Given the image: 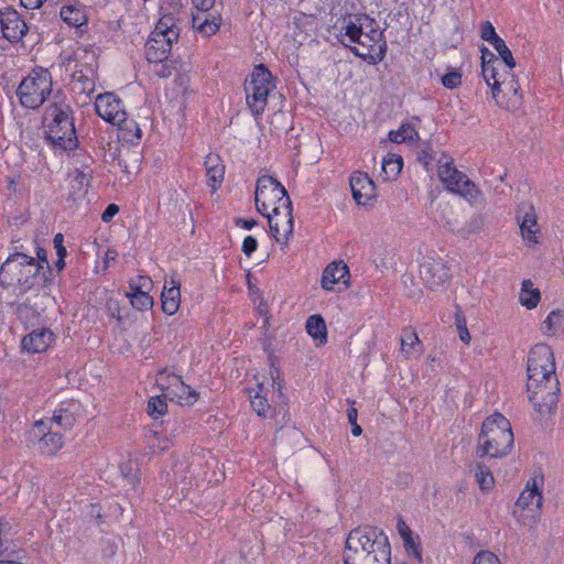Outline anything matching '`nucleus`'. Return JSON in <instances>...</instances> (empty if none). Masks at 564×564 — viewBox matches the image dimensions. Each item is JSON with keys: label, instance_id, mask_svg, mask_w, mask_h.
<instances>
[{"label": "nucleus", "instance_id": "1", "mask_svg": "<svg viewBox=\"0 0 564 564\" xmlns=\"http://www.w3.org/2000/svg\"><path fill=\"white\" fill-rule=\"evenodd\" d=\"M345 564H391V545L383 530L360 525L351 530L345 542Z\"/></svg>", "mask_w": 564, "mask_h": 564}, {"label": "nucleus", "instance_id": "2", "mask_svg": "<svg viewBox=\"0 0 564 564\" xmlns=\"http://www.w3.org/2000/svg\"><path fill=\"white\" fill-rule=\"evenodd\" d=\"M338 39L364 59L373 58L375 54L380 57L383 56L382 32L376 22L367 15L345 19Z\"/></svg>", "mask_w": 564, "mask_h": 564}, {"label": "nucleus", "instance_id": "3", "mask_svg": "<svg viewBox=\"0 0 564 564\" xmlns=\"http://www.w3.org/2000/svg\"><path fill=\"white\" fill-rule=\"evenodd\" d=\"M513 433L507 417L494 413L482 422L478 435L476 455L478 457L500 458L507 456L513 447Z\"/></svg>", "mask_w": 564, "mask_h": 564}, {"label": "nucleus", "instance_id": "4", "mask_svg": "<svg viewBox=\"0 0 564 564\" xmlns=\"http://www.w3.org/2000/svg\"><path fill=\"white\" fill-rule=\"evenodd\" d=\"M42 264L33 257L15 252L2 263L0 283L7 288H14L19 293H25L42 283Z\"/></svg>", "mask_w": 564, "mask_h": 564}, {"label": "nucleus", "instance_id": "5", "mask_svg": "<svg viewBox=\"0 0 564 564\" xmlns=\"http://www.w3.org/2000/svg\"><path fill=\"white\" fill-rule=\"evenodd\" d=\"M437 175L447 191L459 194L473 205L484 204L482 192L445 155L437 161Z\"/></svg>", "mask_w": 564, "mask_h": 564}, {"label": "nucleus", "instance_id": "6", "mask_svg": "<svg viewBox=\"0 0 564 564\" xmlns=\"http://www.w3.org/2000/svg\"><path fill=\"white\" fill-rule=\"evenodd\" d=\"M542 485V476L530 478L516 502L513 516L522 525L533 527L541 518Z\"/></svg>", "mask_w": 564, "mask_h": 564}, {"label": "nucleus", "instance_id": "7", "mask_svg": "<svg viewBox=\"0 0 564 564\" xmlns=\"http://www.w3.org/2000/svg\"><path fill=\"white\" fill-rule=\"evenodd\" d=\"M52 93V76L47 69H33L19 85L17 95L23 107L36 109Z\"/></svg>", "mask_w": 564, "mask_h": 564}, {"label": "nucleus", "instance_id": "8", "mask_svg": "<svg viewBox=\"0 0 564 564\" xmlns=\"http://www.w3.org/2000/svg\"><path fill=\"white\" fill-rule=\"evenodd\" d=\"M527 372L531 387H536V382L558 381L555 375L554 354L549 345L538 344L530 350Z\"/></svg>", "mask_w": 564, "mask_h": 564}, {"label": "nucleus", "instance_id": "9", "mask_svg": "<svg viewBox=\"0 0 564 564\" xmlns=\"http://www.w3.org/2000/svg\"><path fill=\"white\" fill-rule=\"evenodd\" d=\"M273 88L271 73L263 65H258L245 85L247 104L253 113L260 115L264 111L268 96Z\"/></svg>", "mask_w": 564, "mask_h": 564}, {"label": "nucleus", "instance_id": "10", "mask_svg": "<svg viewBox=\"0 0 564 564\" xmlns=\"http://www.w3.org/2000/svg\"><path fill=\"white\" fill-rule=\"evenodd\" d=\"M492 97L496 104L506 110H517L522 105V95L520 93V86L518 80L512 74L506 73L505 77L498 73L495 77H491L490 84Z\"/></svg>", "mask_w": 564, "mask_h": 564}, {"label": "nucleus", "instance_id": "11", "mask_svg": "<svg viewBox=\"0 0 564 564\" xmlns=\"http://www.w3.org/2000/svg\"><path fill=\"white\" fill-rule=\"evenodd\" d=\"M254 199L257 209L261 214L271 213L274 206L280 207L283 199L291 202L284 186L268 175L259 177Z\"/></svg>", "mask_w": 564, "mask_h": 564}, {"label": "nucleus", "instance_id": "12", "mask_svg": "<svg viewBox=\"0 0 564 564\" xmlns=\"http://www.w3.org/2000/svg\"><path fill=\"white\" fill-rule=\"evenodd\" d=\"M156 384L164 398L180 404H193L198 398V393L194 389L186 386L180 376L171 373L167 369L158 372Z\"/></svg>", "mask_w": 564, "mask_h": 564}, {"label": "nucleus", "instance_id": "13", "mask_svg": "<svg viewBox=\"0 0 564 564\" xmlns=\"http://www.w3.org/2000/svg\"><path fill=\"white\" fill-rule=\"evenodd\" d=\"M268 218L270 231L275 241L281 245H288L293 234L292 203L283 199L280 207H275L271 213L262 214Z\"/></svg>", "mask_w": 564, "mask_h": 564}, {"label": "nucleus", "instance_id": "14", "mask_svg": "<svg viewBox=\"0 0 564 564\" xmlns=\"http://www.w3.org/2000/svg\"><path fill=\"white\" fill-rule=\"evenodd\" d=\"M527 388L533 408L542 417L555 411L560 390L558 381L536 382V387L527 383Z\"/></svg>", "mask_w": 564, "mask_h": 564}, {"label": "nucleus", "instance_id": "15", "mask_svg": "<svg viewBox=\"0 0 564 564\" xmlns=\"http://www.w3.org/2000/svg\"><path fill=\"white\" fill-rule=\"evenodd\" d=\"M516 219L524 243L528 247L538 245L540 242L541 228L538 224V214L534 206L529 203L520 204Z\"/></svg>", "mask_w": 564, "mask_h": 564}, {"label": "nucleus", "instance_id": "16", "mask_svg": "<svg viewBox=\"0 0 564 564\" xmlns=\"http://www.w3.org/2000/svg\"><path fill=\"white\" fill-rule=\"evenodd\" d=\"M420 279L427 289L437 291L449 280L448 268L442 259L424 261L420 265Z\"/></svg>", "mask_w": 564, "mask_h": 564}, {"label": "nucleus", "instance_id": "17", "mask_svg": "<svg viewBox=\"0 0 564 564\" xmlns=\"http://www.w3.org/2000/svg\"><path fill=\"white\" fill-rule=\"evenodd\" d=\"M31 433L34 438H39V451L44 455H54L64 444L61 432L47 426L44 420L37 421Z\"/></svg>", "mask_w": 564, "mask_h": 564}, {"label": "nucleus", "instance_id": "18", "mask_svg": "<svg viewBox=\"0 0 564 564\" xmlns=\"http://www.w3.org/2000/svg\"><path fill=\"white\" fill-rule=\"evenodd\" d=\"M95 109L99 117L115 124L124 119V107L122 101L112 93H105L97 96Z\"/></svg>", "mask_w": 564, "mask_h": 564}, {"label": "nucleus", "instance_id": "19", "mask_svg": "<svg viewBox=\"0 0 564 564\" xmlns=\"http://www.w3.org/2000/svg\"><path fill=\"white\" fill-rule=\"evenodd\" d=\"M46 127V135L52 144L63 150H72L75 148L77 139L72 118H65L61 124L47 123Z\"/></svg>", "mask_w": 564, "mask_h": 564}, {"label": "nucleus", "instance_id": "20", "mask_svg": "<svg viewBox=\"0 0 564 564\" xmlns=\"http://www.w3.org/2000/svg\"><path fill=\"white\" fill-rule=\"evenodd\" d=\"M0 25L3 37L10 42L20 41L28 32L26 23L21 19L18 11L12 8L0 10Z\"/></svg>", "mask_w": 564, "mask_h": 564}, {"label": "nucleus", "instance_id": "21", "mask_svg": "<svg viewBox=\"0 0 564 564\" xmlns=\"http://www.w3.org/2000/svg\"><path fill=\"white\" fill-rule=\"evenodd\" d=\"M176 41H172L164 35H159L158 33L152 32L145 44L147 59L153 64L163 63L167 59L172 45Z\"/></svg>", "mask_w": 564, "mask_h": 564}, {"label": "nucleus", "instance_id": "22", "mask_svg": "<svg viewBox=\"0 0 564 564\" xmlns=\"http://www.w3.org/2000/svg\"><path fill=\"white\" fill-rule=\"evenodd\" d=\"M350 187L354 199L359 205H366L376 196L373 181L362 172H355L350 177Z\"/></svg>", "mask_w": 564, "mask_h": 564}, {"label": "nucleus", "instance_id": "23", "mask_svg": "<svg viewBox=\"0 0 564 564\" xmlns=\"http://www.w3.org/2000/svg\"><path fill=\"white\" fill-rule=\"evenodd\" d=\"M54 339L55 336L52 330L39 328L23 337L22 347L29 352H43L54 343Z\"/></svg>", "mask_w": 564, "mask_h": 564}, {"label": "nucleus", "instance_id": "24", "mask_svg": "<svg viewBox=\"0 0 564 564\" xmlns=\"http://www.w3.org/2000/svg\"><path fill=\"white\" fill-rule=\"evenodd\" d=\"M162 310L169 315H173L178 311L181 303V285L174 279L165 281L161 293Z\"/></svg>", "mask_w": 564, "mask_h": 564}, {"label": "nucleus", "instance_id": "25", "mask_svg": "<svg viewBox=\"0 0 564 564\" xmlns=\"http://www.w3.org/2000/svg\"><path fill=\"white\" fill-rule=\"evenodd\" d=\"M349 270L344 262H332L328 264L322 275V286L325 290H333L334 285L343 282L347 283Z\"/></svg>", "mask_w": 564, "mask_h": 564}, {"label": "nucleus", "instance_id": "26", "mask_svg": "<svg viewBox=\"0 0 564 564\" xmlns=\"http://www.w3.org/2000/svg\"><path fill=\"white\" fill-rule=\"evenodd\" d=\"M206 176L208 185L216 191L223 183L225 166L219 155L209 153L205 159Z\"/></svg>", "mask_w": 564, "mask_h": 564}, {"label": "nucleus", "instance_id": "27", "mask_svg": "<svg viewBox=\"0 0 564 564\" xmlns=\"http://www.w3.org/2000/svg\"><path fill=\"white\" fill-rule=\"evenodd\" d=\"M221 18L219 15L207 14L202 12L194 14L192 19L193 28L204 37L216 34L220 26Z\"/></svg>", "mask_w": 564, "mask_h": 564}, {"label": "nucleus", "instance_id": "28", "mask_svg": "<svg viewBox=\"0 0 564 564\" xmlns=\"http://www.w3.org/2000/svg\"><path fill=\"white\" fill-rule=\"evenodd\" d=\"M115 126H118V137L121 141L131 144H135L140 141L142 131L133 119H129L127 117V113H124V119H122V121H117Z\"/></svg>", "mask_w": 564, "mask_h": 564}, {"label": "nucleus", "instance_id": "29", "mask_svg": "<svg viewBox=\"0 0 564 564\" xmlns=\"http://www.w3.org/2000/svg\"><path fill=\"white\" fill-rule=\"evenodd\" d=\"M541 332L546 336H557L564 332V311L554 310L541 324Z\"/></svg>", "mask_w": 564, "mask_h": 564}, {"label": "nucleus", "instance_id": "30", "mask_svg": "<svg viewBox=\"0 0 564 564\" xmlns=\"http://www.w3.org/2000/svg\"><path fill=\"white\" fill-rule=\"evenodd\" d=\"M541 300L539 289L533 288L531 280H524L521 284L519 301L528 310L535 308Z\"/></svg>", "mask_w": 564, "mask_h": 564}, {"label": "nucleus", "instance_id": "31", "mask_svg": "<svg viewBox=\"0 0 564 564\" xmlns=\"http://www.w3.org/2000/svg\"><path fill=\"white\" fill-rule=\"evenodd\" d=\"M501 63L488 48L481 50V74L486 84H490L491 77L499 72Z\"/></svg>", "mask_w": 564, "mask_h": 564}, {"label": "nucleus", "instance_id": "32", "mask_svg": "<svg viewBox=\"0 0 564 564\" xmlns=\"http://www.w3.org/2000/svg\"><path fill=\"white\" fill-rule=\"evenodd\" d=\"M62 20L69 26L79 28L87 22L85 11L78 6H66L61 9Z\"/></svg>", "mask_w": 564, "mask_h": 564}, {"label": "nucleus", "instance_id": "33", "mask_svg": "<svg viewBox=\"0 0 564 564\" xmlns=\"http://www.w3.org/2000/svg\"><path fill=\"white\" fill-rule=\"evenodd\" d=\"M153 33L164 35L172 41L178 40L180 30L176 26V20L173 15H163L155 25Z\"/></svg>", "mask_w": 564, "mask_h": 564}, {"label": "nucleus", "instance_id": "34", "mask_svg": "<svg viewBox=\"0 0 564 564\" xmlns=\"http://www.w3.org/2000/svg\"><path fill=\"white\" fill-rule=\"evenodd\" d=\"M268 389L263 382L258 383V390L252 394L250 392V403L252 409L259 416H267L270 412V405L268 404L267 394Z\"/></svg>", "mask_w": 564, "mask_h": 564}, {"label": "nucleus", "instance_id": "35", "mask_svg": "<svg viewBox=\"0 0 564 564\" xmlns=\"http://www.w3.org/2000/svg\"><path fill=\"white\" fill-rule=\"evenodd\" d=\"M65 118H72L70 108L68 105L53 104L45 110V121H47V123L61 124Z\"/></svg>", "mask_w": 564, "mask_h": 564}, {"label": "nucleus", "instance_id": "36", "mask_svg": "<svg viewBox=\"0 0 564 564\" xmlns=\"http://www.w3.org/2000/svg\"><path fill=\"white\" fill-rule=\"evenodd\" d=\"M47 423V426H52L54 429V425L57 427L68 430L70 429L75 423V417L73 413L66 409H59L54 412L53 416L45 421Z\"/></svg>", "mask_w": 564, "mask_h": 564}, {"label": "nucleus", "instance_id": "37", "mask_svg": "<svg viewBox=\"0 0 564 564\" xmlns=\"http://www.w3.org/2000/svg\"><path fill=\"white\" fill-rule=\"evenodd\" d=\"M402 170V158L390 154L382 161V172L384 180L395 178Z\"/></svg>", "mask_w": 564, "mask_h": 564}, {"label": "nucleus", "instance_id": "38", "mask_svg": "<svg viewBox=\"0 0 564 564\" xmlns=\"http://www.w3.org/2000/svg\"><path fill=\"white\" fill-rule=\"evenodd\" d=\"M419 134L414 127L409 123H403L398 130L390 131L389 139L394 143H402L406 141H415Z\"/></svg>", "mask_w": 564, "mask_h": 564}, {"label": "nucleus", "instance_id": "39", "mask_svg": "<svg viewBox=\"0 0 564 564\" xmlns=\"http://www.w3.org/2000/svg\"><path fill=\"white\" fill-rule=\"evenodd\" d=\"M74 89L80 94L90 95L95 90V79L93 76L84 74L82 70L74 74Z\"/></svg>", "mask_w": 564, "mask_h": 564}, {"label": "nucleus", "instance_id": "40", "mask_svg": "<svg viewBox=\"0 0 564 564\" xmlns=\"http://www.w3.org/2000/svg\"><path fill=\"white\" fill-rule=\"evenodd\" d=\"M306 330L315 339H326V325L319 315H313L307 319Z\"/></svg>", "mask_w": 564, "mask_h": 564}, {"label": "nucleus", "instance_id": "41", "mask_svg": "<svg viewBox=\"0 0 564 564\" xmlns=\"http://www.w3.org/2000/svg\"><path fill=\"white\" fill-rule=\"evenodd\" d=\"M475 478L480 489L488 490L494 486V476L491 471L481 464L474 467Z\"/></svg>", "mask_w": 564, "mask_h": 564}, {"label": "nucleus", "instance_id": "42", "mask_svg": "<svg viewBox=\"0 0 564 564\" xmlns=\"http://www.w3.org/2000/svg\"><path fill=\"white\" fill-rule=\"evenodd\" d=\"M127 296L130 299L131 305L139 311L151 308L153 305V299L149 295L148 291L127 293Z\"/></svg>", "mask_w": 564, "mask_h": 564}, {"label": "nucleus", "instance_id": "43", "mask_svg": "<svg viewBox=\"0 0 564 564\" xmlns=\"http://www.w3.org/2000/svg\"><path fill=\"white\" fill-rule=\"evenodd\" d=\"M166 399L162 394L153 397L148 402V413L152 417H158L165 414L167 410Z\"/></svg>", "mask_w": 564, "mask_h": 564}, {"label": "nucleus", "instance_id": "44", "mask_svg": "<svg viewBox=\"0 0 564 564\" xmlns=\"http://www.w3.org/2000/svg\"><path fill=\"white\" fill-rule=\"evenodd\" d=\"M90 176L82 171L76 170L72 175V187L74 189V195H79L80 192L84 194L89 186Z\"/></svg>", "mask_w": 564, "mask_h": 564}, {"label": "nucleus", "instance_id": "45", "mask_svg": "<svg viewBox=\"0 0 564 564\" xmlns=\"http://www.w3.org/2000/svg\"><path fill=\"white\" fill-rule=\"evenodd\" d=\"M494 48L497 51L499 56L501 57L502 62L506 64V66L511 70L516 66V59L513 58V55L509 47L507 46L506 42L500 39L496 41V43L492 45Z\"/></svg>", "mask_w": 564, "mask_h": 564}, {"label": "nucleus", "instance_id": "46", "mask_svg": "<svg viewBox=\"0 0 564 564\" xmlns=\"http://www.w3.org/2000/svg\"><path fill=\"white\" fill-rule=\"evenodd\" d=\"M420 344L416 333L409 332L401 338V348L406 357H411L417 352L416 346Z\"/></svg>", "mask_w": 564, "mask_h": 564}, {"label": "nucleus", "instance_id": "47", "mask_svg": "<svg viewBox=\"0 0 564 564\" xmlns=\"http://www.w3.org/2000/svg\"><path fill=\"white\" fill-rule=\"evenodd\" d=\"M441 80L445 88L455 89L462 85V74L460 72L453 69L442 76Z\"/></svg>", "mask_w": 564, "mask_h": 564}, {"label": "nucleus", "instance_id": "48", "mask_svg": "<svg viewBox=\"0 0 564 564\" xmlns=\"http://www.w3.org/2000/svg\"><path fill=\"white\" fill-rule=\"evenodd\" d=\"M480 37L494 45L496 41L500 40L501 37L496 33L494 25L489 21H485L481 23L480 26Z\"/></svg>", "mask_w": 564, "mask_h": 564}, {"label": "nucleus", "instance_id": "49", "mask_svg": "<svg viewBox=\"0 0 564 564\" xmlns=\"http://www.w3.org/2000/svg\"><path fill=\"white\" fill-rule=\"evenodd\" d=\"M149 445L153 451L158 449V452H164L172 445V441L158 432H153Z\"/></svg>", "mask_w": 564, "mask_h": 564}, {"label": "nucleus", "instance_id": "50", "mask_svg": "<svg viewBox=\"0 0 564 564\" xmlns=\"http://www.w3.org/2000/svg\"><path fill=\"white\" fill-rule=\"evenodd\" d=\"M484 226V218L480 215H474L463 227L464 234L470 235L481 230Z\"/></svg>", "mask_w": 564, "mask_h": 564}, {"label": "nucleus", "instance_id": "51", "mask_svg": "<svg viewBox=\"0 0 564 564\" xmlns=\"http://www.w3.org/2000/svg\"><path fill=\"white\" fill-rule=\"evenodd\" d=\"M473 564H501L496 554L490 551H481L477 553Z\"/></svg>", "mask_w": 564, "mask_h": 564}, {"label": "nucleus", "instance_id": "52", "mask_svg": "<svg viewBox=\"0 0 564 564\" xmlns=\"http://www.w3.org/2000/svg\"><path fill=\"white\" fill-rule=\"evenodd\" d=\"M258 247L257 239L252 236H248L243 239L242 242V251L247 257H250L252 252L256 251Z\"/></svg>", "mask_w": 564, "mask_h": 564}, {"label": "nucleus", "instance_id": "53", "mask_svg": "<svg viewBox=\"0 0 564 564\" xmlns=\"http://www.w3.org/2000/svg\"><path fill=\"white\" fill-rule=\"evenodd\" d=\"M403 542H404V546H405L406 551L412 552L413 555L417 560H421V553H420L419 547H417L416 543L414 542L412 535L406 539H403Z\"/></svg>", "mask_w": 564, "mask_h": 564}, {"label": "nucleus", "instance_id": "54", "mask_svg": "<svg viewBox=\"0 0 564 564\" xmlns=\"http://www.w3.org/2000/svg\"><path fill=\"white\" fill-rule=\"evenodd\" d=\"M119 212V207L116 204H110L107 206L105 212L101 215V219L105 223L110 221Z\"/></svg>", "mask_w": 564, "mask_h": 564}, {"label": "nucleus", "instance_id": "55", "mask_svg": "<svg viewBox=\"0 0 564 564\" xmlns=\"http://www.w3.org/2000/svg\"><path fill=\"white\" fill-rule=\"evenodd\" d=\"M63 235L62 234H57L55 235L54 237V247L56 249V253L59 258H64L66 256V249L65 247L63 246Z\"/></svg>", "mask_w": 564, "mask_h": 564}, {"label": "nucleus", "instance_id": "56", "mask_svg": "<svg viewBox=\"0 0 564 564\" xmlns=\"http://www.w3.org/2000/svg\"><path fill=\"white\" fill-rule=\"evenodd\" d=\"M192 3L199 11L207 12L214 7L215 0H192Z\"/></svg>", "mask_w": 564, "mask_h": 564}, {"label": "nucleus", "instance_id": "57", "mask_svg": "<svg viewBox=\"0 0 564 564\" xmlns=\"http://www.w3.org/2000/svg\"><path fill=\"white\" fill-rule=\"evenodd\" d=\"M155 67L154 73L160 77L167 78L172 75V68L165 64H155Z\"/></svg>", "mask_w": 564, "mask_h": 564}, {"label": "nucleus", "instance_id": "58", "mask_svg": "<svg viewBox=\"0 0 564 564\" xmlns=\"http://www.w3.org/2000/svg\"><path fill=\"white\" fill-rule=\"evenodd\" d=\"M46 0H20L21 6L29 10L39 9Z\"/></svg>", "mask_w": 564, "mask_h": 564}, {"label": "nucleus", "instance_id": "59", "mask_svg": "<svg viewBox=\"0 0 564 564\" xmlns=\"http://www.w3.org/2000/svg\"><path fill=\"white\" fill-rule=\"evenodd\" d=\"M398 531H399V533H400L402 539H406V538L412 535L411 529L409 528V525L403 520H399V522H398Z\"/></svg>", "mask_w": 564, "mask_h": 564}, {"label": "nucleus", "instance_id": "60", "mask_svg": "<svg viewBox=\"0 0 564 564\" xmlns=\"http://www.w3.org/2000/svg\"><path fill=\"white\" fill-rule=\"evenodd\" d=\"M458 333L462 341H464L465 344L470 343L471 336L465 324H458Z\"/></svg>", "mask_w": 564, "mask_h": 564}, {"label": "nucleus", "instance_id": "61", "mask_svg": "<svg viewBox=\"0 0 564 564\" xmlns=\"http://www.w3.org/2000/svg\"><path fill=\"white\" fill-rule=\"evenodd\" d=\"M135 282H137L138 288L141 290H144V291H148L150 288V284H151L150 279H148L145 276H139L138 281H135Z\"/></svg>", "mask_w": 564, "mask_h": 564}, {"label": "nucleus", "instance_id": "62", "mask_svg": "<svg viewBox=\"0 0 564 564\" xmlns=\"http://www.w3.org/2000/svg\"><path fill=\"white\" fill-rule=\"evenodd\" d=\"M274 372L276 373V377H279V371H278V369L271 370V377H272V384H271V386H272V388H273L274 390H276V392H278L279 394H281L282 384H281V382L275 381V379H274Z\"/></svg>", "mask_w": 564, "mask_h": 564}, {"label": "nucleus", "instance_id": "63", "mask_svg": "<svg viewBox=\"0 0 564 564\" xmlns=\"http://www.w3.org/2000/svg\"><path fill=\"white\" fill-rule=\"evenodd\" d=\"M358 412L356 408H350L347 411V417L350 424H355L357 422Z\"/></svg>", "mask_w": 564, "mask_h": 564}, {"label": "nucleus", "instance_id": "64", "mask_svg": "<svg viewBox=\"0 0 564 564\" xmlns=\"http://www.w3.org/2000/svg\"><path fill=\"white\" fill-rule=\"evenodd\" d=\"M237 224L241 225L245 229H251L256 221L253 219H239Z\"/></svg>", "mask_w": 564, "mask_h": 564}]
</instances>
